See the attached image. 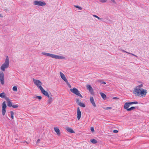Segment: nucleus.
<instances>
[{"instance_id":"f257e3e1","label":"nucleus","mask_w":149,"mask_h":149,"mask_svg":"<svg viewBox=\"0 0 149 149\" xmlns=\"http://www.w3.org/2000/svg\"><path fill=\"white\" fill-rule=\"evenodd\" d=\"M147 91L146 89H134V93L135 95L138 96H145L147 94Z\"/></svg>"},{"instance_id":"f03ea898","label":"nucleus","mask_w":149,"mask_h":149,"mask_svg":"<svg viewBox=\"0 0 149 149\" xmlns=\"http://www.w3.org/2000/svg\"><path fill=\"white\" fill-rule=\"evenodd\" d=\"M9 64V59L8 56H6L5 60L4 62L2 65L0 69L3 71H5L6 69L7 68Z\"/></svg>"},{"instance_id":"7ed1b4c3","label":"nucleus","mask_w":149,"mask_h":149,"mask_svg":"<svg viewBox=\"0 0 149 149\" xmlns=\"http://www.w3.org/2000/svg\"><path fill=\"white\" fill-rule=\"evenodd\" d=\"M33 80L34 84L37 86L38 88L40 89L42 93L43 92H44V93H45V91L43 89V88L41 86V85L42 84L41 82L39 80L36 79L34 78L33 79Z\"/></svg>"},{"instance_id":"20e7f679","label":"nucleus","mask_w":149,"mask_h":149,"mask_svg":"<svg viewBox=\"0 0 149 149\" xmlns=\"http://www.w3.org/2000/svg\"><path fill=\"white\" fill-rule=\"evenodd\" d=\"M45 93L43 92L42 93L49 98L48 99L47 101V104H50L53 101V99L52 95H51V96H50L47 92L45 91Z\"/></svg>"},{"instance_id":"39448f33","label":"nucleus","mask_w":149,"mask_h":149,"mask_svg":"<svg viewBox=\"0 0 149 149\" xmlns=\"http://www.w3.org/2000/svg\"><path fill=\"white\" fill-rule=\"evenodd\" d=\"M33 4L35 5L40 6H45L46 5V3L44 1H35L33 2Z\"/></svg>"},{"instance_id":"423d86ee","label":"nucleus","mask_w":149,"mask_h":149,"mask_svg":"<svg viewBox=\"0 0 149 149\" xmlns=\"http://www.w3.org/2000/svg\"><path fill=\"white\" fill-rule=\"evenodd\" d=\"M70 91L72 92L73 93L76 94V95L80 97H83V96L80 94L79 91L76 88H74L73 89H70Z\"/></svg>"},{"instance_id":"0eeeda50","label":"nucleus","mask_w":149,"mask_h":149,"mask_svg":"<svg viewBox=\"0 0 149 149\" xmlns=\"http://www.w3.org/2000/svg\"><path fill=\"white\" fill-rule=\"evenodd\" d=\"M0 81L1 84L2 85H3L4 84V73L3 71L0 72Z\"/></svg>"},{"instance_id":"6e6552de","label":"nucleus","mask_w":149,"mask_h":149,"mask_svg":"<svg viewBox=\"0 0 149 149\" xmlns=\"http://www.w3.org/2000/svg\"><path fill=\"white\" fill-rule=\"evenodd\" d=\"M2 114L4 116L5 115L6 112V109L7 107L6 104V103L5 101H4L3 102L2 104Z\"/></svg>"},{"instance_id":"1a4fd4ad","label":"nucleus","mask_w":149,"mask_h":149,"mask_svg":"<svg viewBox=\"0 0 149 149\" xmlns=\"http://www.w3.org/2000/svg\"><path fill=\"white\" fill-rule=\"evenodd\" d=\"M52 58L58 59H65V57L63 56L59 55H57L54 54H52Z\"/></svg>"},{"instance_id":"9d476101","label":"nucleus","mask_w":149,"mask_h":149,"mask_svg":"<svg viewBox=\"0 0 149 149\" xmlns=\"http://www.w3.org/2000/svg\"><path fill=\"white\" fill-rule=\"evenodd\" d=\"M77 119L78 120H79L80 119L81 117V112L79 107H78L77 109Z\"/></svg>"},{"instance_id":"9b49d317","label":"nucleus","mask_w":149,"mask_h":149,"mask_svg":"<svg viewBox=\"0 0 149 149\" xmlns=\"http://www.w3.org/2000/svg\"><path fill=\"white\" fill-rule=\"evenodd\" d=\"M60 75L62 79L65 82L68 81L65 75L61 72H60Z\"/></svg>"},{"instance_id":"f8f14e48","label":"nucleus","mask_w":149,"mask_h":149,"mask_svg":"<svg viewBox=\"0 0 149 149\" xmlns=\"http://www.w3.org/2000/svg\"><path fill=\"white\" fill-rule=\"evenodd\" d=\"M86 87L87 89L89 90L90 93L91 94H92L93 93V89L91 86L90 85H86Z\"/></svg>"},{"instance_id":"ddd939ff","label":"nucleus","mask_w":149,"mask_h":149,"mask_svg":"<svg viewBox=\"0 0 149 149\" xmlns=\"http://www.w3.org/2000/svg\"><path fill=\"white\" fill-rule=\"evenodd\" d=\"M90 100L91 103L93 107H96V105L95 103L93 97H91L90 99Z\"/></svg>"},{"instance_id":"4468645a","label":"nucleus","mask_w":149,"mask_h":149,"mask_svg":"<svg viewBox=\"0 0 149 149\" xmlns=\"http://www.w3.org/2000/svg\"><path fill=\"white\" fill-rule=\"evenodd\" d=\"M54 130L55 132L56 133L58 136L60 135L61 133L60 131L59 128L58 127H54Z\"/></svg>"},{"instance_id":"2eb2a0df","label":"nucleus","mask_w":149,"mask_h":149,"mask_svg":"<svg viewBox=\"0 0 149 149\" xmlns=\"http://www.w3.org/2000/svg\"><path fill=\"white\" fill-rule=\"evenodd\" d=\"M130 102H126L125 103L124 106V109H128L129 107L130 106Z\"/></svg>"},{"instance_id":"dca6fc26","label":"nucleus","mask_w":149,"mask_h":149,"mask_svg":"<svg viewBox=\"0 0 149 149\" xmlns=\"http://www.w3.org/2000/svg\"><path fill=\"white\" fill-rule=\"evenodd\" d=\"M41 53L42 54H43L44 55H45V56L50 57H51V58L52 57L53 54H50L49 53H47L44 52H42Z\"/></svg>"},{"instance_id":"f3484780","label":"nucleus","mask_w":149,"mask_h":149,"mask_svg":"<svg viewBox=\"0 0 149 149\" xmlns=\"http://www.w3.org/2000/svg\"><path fill=\"white\" fill-rule=\"evenodd\" d=\"M66 130L67 131L70 133H73L74 132L72 129L69 127H66Z\"/></svg>"},{"instance_id":"a211bd4d","label":"nucleus","mask_w":149,"mask_h":149,"mask_svg":"<svg viewBox=\"0 0 149 149\" xmlns=\"http://www.w3.org/2000/svg\"><path fill=\"white\" fill-rule=\"evenodd\" d=\"M100 94L104 100H105L106 99V96L105 94L102 93H100Z\"/></svg>"},{"instance_id":"6ab92c4d","label":"nucleus","mask_w":149,"mask_h":149,"mask_svg":"<svg viewBox=\"0 0 149 149\" xmlns=\"http://www.w3.org/2000/svg\"><path fill=\"white\" fill-rule=\"evenodd\" d=\"M6 96V95L4 92H3L0 94V97L2 98H5Z\"/></svg>"},{"instance_id":"aec40b11","label":"nucleus","mask_w":149,"mask_h":149,"mask_svg":"<svg viewBox=\"0 0 149 149\" xmlns=\"http://www.w3.org/2000/svg\"><path fill=\"white\" fill-rule=\"evenodd\" d=\"M78 105L82 107H85V104L81 102H79L78 103Z\"/></svg>"},{"instance_id":"412c9836","label":"nucleus","mask_w":149,"mask_h":149,"mask_svg":"<svg viewBox=\"0 0 149 149\" xmlns=\"http://www.w3.org/2000/svg\"><path fill=\"white\" fill-rule=\"evenodd\" d=\"M122 51L123 52H125V53H128L129 54H131V55H132L133 56H135V57H138V56L133 54H132V53H129L128 52H127L123 50H122Z\"/></svg>"},{"instance_id":"4be33fe9","label":"nucleus","mask_w":149,"mask_h":149,"mask_svg":"<svg viewBox=\"0 0 149 149\" xmlns=\"http://www.w3.org/2000/svg\"><path fill=\"white\" fill-rule=\"evenodd\" d=\"M7 100H8V103H7L8 106L9 107H12V103L10 101V100H9L8 99Z\"/></svg>"},{"instance_id":"5701e85b","label":"nucleus","mask_w":149,"mask_h":149,"mask_svg":"<svg viewBox=\"0 0 149 149\" xmlns=\"http://www.w3.org/2000/svg\"><path fill=\"white\" fill-rule=\"evenodd\" d=\"M136 108V107H131L130 108H129V109H127V111H130L132 110H134Z\"/></svg>"},{"instance_id":"b1692460","label":"nucleus","mask_w":149,"mask_h":149,"mask_svg":"<svg viewBox=\"0 0 149 149\" xmlns=\"http://www.w3.org/2000/svg\"><path fill=\"white\" fill-rule=\"evenodd\" d=\"M91 142L93 144H95L97 142V141L95 139H92L90 140Z\"/></svg>"},{"instance_id":"393cba45","label":"nucleus","mask_w":149,"mask_h":149,"mask_svg":"<svg viewBox=\"0 0 149 149\" xmlns=\"http://www.w3.org/2000/svg\"><path fill=\"white\" fill-rule=\"evenodd\" d=\"M97 81L98 82L100 83L101 84H106V83L104 81H103L99 79Z\"/></svg>"},{"instance_id":"a878e982","label":"nucleus","mask_w":149,"mask_h":149,"mask_svg":"<svg viewBox=\"0 0 149 149\" xmlns=\"http://www.w3.org/2000/svg\"><path fill=\"white\" fill-rule=\"evenodd\" d=\"M143 87V85L142 84H141L136 87L135 89H141V88Z\"/></svg>"},{"instance_id":"bb28decb","label":"nucleus","mask_w":149,"mask_h":149,"mask_svg":"<svg viewBox=\"0 0 149 149\" xmlns=\"http://www.w3.org/2000/svg\"><path fill=\"white\" fill-rule=\"evenodd\" d=\"M13 90L14 91L17 92V86H14L13 88Z\"/></svg>"},{"instance_id":"cd10ccee","label":"nucleus","mask_w":149,"mask_h":149,"mask_svg":"<svg viewBox=\"0 0 149 149\" xmlns=\"http://www.w3.org/2000/svg\"><path fill=\"white\" fill-rule=\"evenodd\" d=\"M11 113V118L12 119H13L14 118V113L13 111H11L10 112Z\"/></svg>"},{"instance_id":"c85d7f7f","label":"nucleus","mask_w":149,"mask_h":149,"mask_svg":"<svg viewBox=\"0 0 149 149\" xmlns=\"http://www.w3.org/2000/svg\"><path fill=\"white\" fill-rule=\"evenodd\" d=\"M74 6L75 7L78 8V9L79 10H82V8L80 6H76V5H74Z\"/></svg>"},{"instance_id":"c756f323","label":"nucleus","mask_w":149,"mask_h":149,"mask_svg":"<svg viewBox=\"0 0 149 149\" xmlns=\"http://www.w3.org/2000/svg\"><path fill=\"white\" fill-rule=\"evenodd\" d=\"M130 103V105L134 104H138V102H129Z\"/></svg>"},{"instance_id":"7c9ffc66","label":"nucleus","mask_w":149,"mask_h":149,"mask_svg":"<svg viewBox=\"0 0 149 149\" xmlns=\"http://www.w3.org/2000/svg\"><path fill=\"white\" fill-rule=\"evenodd\" d=\"M93 15L94 17H96V18H97L99 20H101V18H100L99 17H98V16H97V15Z\"/></svg>"},{"instance_id":"2f4dec72","label":"nucleus","mask_w":149,"mask_h":149,"mask_svg":"<svg viewBox=\"0 0 149 149\" xmlns=\"http://www.w3.org/2000/svg\"><path fill=\"white\" fill-rule=\"evenodd\" d=\"M65 82L66 83V84L68 87H69L70 88L71 87V85L69 83V82L68 81H67Z\"/></svg>"},{"instance_id":"473e14b6","label":"nucleus","mask_w":149,"mask_h":149,"mask_svg":"<svg viewBox=\"0 0 149 149\" xmlns=\"http://www.w3.org/2000/svg\"><path fill=\"white\" fill-rule=\"evenodd\" d=\"M35 98H38L39 100H41L42 99V97L41 96H36L34 97Z\"/></svg>"},{"instance_id":"72a5a7b5","label":"nucleus","mask_w":149,"mask_h":149,"mask_svg":"<svg viewBox=\"0 0 149 149\" xmlns=\"http://www.w3.org/2000/svg\"><path fill=\"white\" fill-rule=\"evenodd\" d=\"M12 107L14 108H17L18 107V105L17 104H15L12 105Z\"/></svg>"},{"instance_id":"f704fd0d","label":"nucleus","mask_w":149,"mask_h":149,"mask_svg":"<svg viewBox=\"0 0 149 149\" xmlns=\"http://www.w3.org/2000/svg\"><path fill=\"white\" fill-rule=\"evenodd\" d=\"M100 2L102 3H105L106 2L107 0H99Z\"/></svg>"},{"instance_id":"c9c22d12","label":"nucleus","mask_w":149,"mask_h":149,"mask_svg":"<svg viewBox=\"0 0 149 149\" xmlns=\"http://www.w3.org/2000/svg\"><path fill=\"white\" fill-rule=\"evenodd\" d=\"M111 109V107H106L105 109H105L106 110H108L109 109Z\"/></svg>"},{"instance_id":"e433bc0d","label":"nucleus","mask_w":149,"mask_h":149,"mask_svg":"<svg viewBox=\"0 0 149 149\" xmlns=\"http://www.w3.org/2000/svg\"><path fill=\"white\" fill-rule=\"evenodd\" d=\"M76 101L77 103V104H78V102H80L79 101V99H76Z\"/></svg>"},{"instance_id":"4c0bfd02","label":"nucleus","mask_w":149,"mask_h":149,"mask_svg":"<svg viewBox=\"0 0 149 149\" xmlns=\"http://www.w3.org/2000/svg\"><path fill=\"white\" fill-rule=\"evenodd\" d=\"M91 130L92 132H94V128L93 127H91Z\"/></svg>"},{"instance_id":"58836bf2","label":"nucleus","mask_w":149,"mask_h":149,"mask_svg":"<svg viewBox=\"0 0 149 149\" xmlns=\"http://www.w3.org/2000/svg\"><path fill=\"white\" fill-rule=\"evenodd\" d=\"M113 132L114 133H117L118 132V131L116 130H114L113 131Z\"/></svg>"},{"instance_id":"ea45409f","label":"nucleus","mask_w":149,"mask_h":149,"mask_svg":"<svg viewBox=\"0 0 149 149\" xmlns=\"http://www.w3.org/2000/svg\"><path fill=\"white\" fill-rule=\"evenodd\" d=\"M113 99H118L119 98H118L117 97H114L113 98Z\"/></svg>"},{"instance_id":"a19ab883","label":"nucleus","mask_w":149,"mask_h":149,"mask_svg":"<svg viewBox=\"0 0 149 149\" xmlns=\"http://www.w3.org/2000/svg\"><path fill=\"white\" fill-rule=\"evenodd\" d=\"M113 3H116V1L115 0H111Z\"/></svg>"},{"instance_id":"79ce46f5","label":"nucleus","mask_w":149,"mask_h":149,"mask_svg":"<svg viewBox=\"0 0 149 149\" xmlns=\"http://www.w3.org/2000/svg\"><path fill=\"white\" fill-rule=\"evenodd\" d=\"M40 141V140L39 139H38V140L37 141V143H38Z\"/></svg>"},{"instance_id":"37998d69","label":"nucleus","mask_w":149,"mask_h":149,"mask_svg":"<svg viewBox=\"0 0 149 149\" xmlns=\"http://www.w3.org/2000/svg\"><path fill=\"white\" fill-rule=\"evenodd\" d=\"M0 17H3V16L2 15H1V14H0Z\"/></svg>"}]
</instances>
